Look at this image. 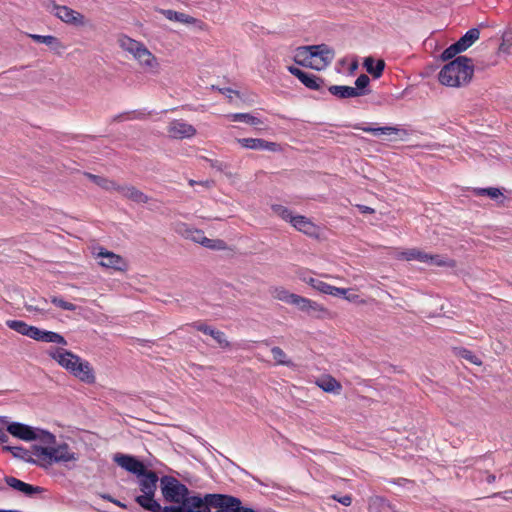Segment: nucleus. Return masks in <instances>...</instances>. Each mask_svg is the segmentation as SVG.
<instances>
[{"mask_svg":"<svg viewBox=\"0 0 512 512\" xmlns=\"http://www.w3.org/2000/svg\"><path fill=\"white\" fill-rule=\"evenodd\" d=\"M216 512H225V510L221 509V508H218V510Z\"/></svg>","mask_w":512,"mask_h":512,"instance_id":"62","label":"nucleus"},{"mask_svg":"<svg viewBox=\"0 0 512 512\" xmlns=\"http://www.w3.org/2000/svg\"><path fill=\"white\" fill-rule=\"evenodd\" d=\"M496 480V476L494 474H488L486 477V481L491 484L494 483Z\"/></svg>","mask_w":512,"mask_h":512,"instance_id":"56","label":"nucleus"},{"mask_svg":"<svg viewBox=\"0 0 512 512\" xmlns=\"http://www.w3.org/2000/svg\"><path fill=\"white\" fill-rule=\"evenodd\" d=\"M298 277H299V279L301 281L307 283L313 289H315V290H317V291H319V292H321L323 294L325 293L326 288L328 286V283L309 276V271L308 270H306V269L300 270L298 272Z\"/></svg>","mask_w":512,"mask_h":512,"instance_id":"27","label":"nucleus"},{"mask_svg":"<svg viewBox=\"0 0 512 512\" xmlns=\"http://www.w3.org/2000/svg\"><path fill=\"white\" fill-rule=\"evenodd\" d=\"M474 194L477 196H484L487 195L491 199L499 200V204H504V200L506 197L503 195L501 190L499 188L495 187H488V188H475Z\"/></svg>","mask_w":512,"mask_h":512,"instance_id":"35","label":"nucleus"},{"mask_svg":"<svg viewBox=\"0 0 512 512\" xmlns=\"http://www.w3.org/2000/svg\"><path fill=\"white\" fill-rule=\"evenodd\" d=\"M369 512H394L390 502L380 496L372 497L368 504Z\"/></svg>","mask_w":512,"mask_h":512,"instance_id":"29","label":"nucleus"},{"mask_svg":"<svg viewBox=\"0 0 512 512\" xmlns=\"http://www.w3.org/2000/svg\"><path fill=\"white\" fill-rule=\"evenodd\" d=\"M116 191L119 192L123 197H125L135 203L145 204L149 201V197L134 186L118 185V188Z\"/></svg>","mask_w":512,"mask_h":512,"instance_id":"19","label":"nucleus"},{"mask_svg":"<svg viewBox=\"0 0 512 512\" xmlns=\"http://www.w3.org/2000/svg\"><path fill=\"white\" fill-rule=\"evenodd\" d=\"M288 71L294 75L304 86L311 90H319L324 83L322 78L308 72H304L295 66H289Z\"/></svg>","mask_w":512,"mask_h":512,"instance_id":"15","label":"nucleus"},{"mask_svg":"<svg viewBox=\"0 0 512 512\" xmlns=\"http://www.w3.org/2000/svg\"><path fill=\"white\" fill-rule=\"evenodd\" d=\"M314 55L309 68L315 70L325 69L334 59V51L326 44L312 45Z\"/></svg>","mask_w":512,"mask_h":512,"instance_id":"10","label":"nucleus"},{"mask_svg":"<svg viewBox=\"0 0 512 512\" xmlns=\"http://www.w3.org/2000/svg\"><path fill=\"white\" fill-rule=\"evenodd\" d=\"M331 498L344 506H350L353 500L351 495H344L340 497H338L337 495H332Z\"/></svg>","mask_w":512,"mask_h":512,"instance_id":"51","label":"nucleus"},{"mask_svg":"<svg viewBox=\"0 0 512 512\" xmlns=\"http://www.w3.org/2000/svg\"><path fill=\"white\" fill-rule=\"evenodd\" d=\"M168 135L174 139L191 138L195 136L196 129L184 120H173L167 127Z\"/></svg>","mask_w":512,"mask_h":512,"instance_id":"13","label":"nucleus"},{"mask_svg":"<svg viewBox=\"0 0 512 512\" xmlns=\"http://www.w3.org/2000/svg\"><path fill=\"white\" fill-rule=\"evenodd\" d=\"M48 355L74 377L87 384L95 382V374L90 363L63 348H51Z\"/></svg>","mask_w":512,"mask_h":512,"instance_id":"1","label":"nucleus"},{"mask_svg":"<svg viewBox=\"0 0 512 512\" xmlns=\"http://www.w3.org/2000/svg\"><path fill=\"white\" fill-rule=\"evenodd\" d=\"M227 117L233 122H244L253 126L262 124V121L249 113H232Z\"/></svg>","mask_w":512,"mask_h":512,"instance_id":"36","label":"nucleus"},{"mask_svg":"<svg viewBox=\"0 0 512 512\" xmlns=\"http://www.w3.org/2000/svg\"><path fill=\"white\" fill-rule=\"evenodd\" d=\"M139 64L146 69H157L158 62L156 57L143 45L134 55Z\"/></svg>","mask_w":512,"mask_h":512,"instance_id":"22","label":"nucleus"},{"mask_svg":"<svg viewBox=\"0 0 512 512\" xmlns=\"http://www.w3.org/2000/svg\"><path fill=\"white\" fill-rule=\"evenodd\" d=\"M359 296L357 294H346L345 299H347L350 302H356Z\"/></svg>","mask_w":512,"mask_h":512,"instance_id":"55","label":"nucleus"},{"mask_svg":"<svg viewBox=\"0 0 512 512\" xmlns=\"http://www.w3.org/2000/svg\"><path fill=\"white\" fill-rule=\"evenodd\" d=\"M85 175L88 179L93 181L97 186L101 187L104 190H107V191L115 190L116 191L118 188V184L113 180H110V179H107V178H104V177H101L98 175H94L91 173H86Z\"/></svg>","mask_w":512,"mask_h":512,"instance_id":"34","label":"nucleus"},{"mask_svg":"<svg viewBox=\"0 0 512 512\" xmlns=\"http://www.w3.org/2000/svg\"><path fill=\"white\" fill-rule=\"evenodd\" d=\"M297 308L315 318H324L329 313L323 305L303 296H301Z\"/></svg>","mask_w":512,"mask_h":512,"instance_id":"17","label":"nucleus"},{"mask_svg":"<svg viewBox=\"0 0 512 512\" xmlns=\"http://www.w3.org/2000/svg\"><path fill=\"white\" fill-rule=\"evenodd\" d=\"M114 461L123 469L137 476L144 474L146 467L136 457L126 454L117 453L114 455Z\"/></svg>","mask_w":512,"mask_h":512,"instance_id":"12","label":"nucleus"},{"mask_svg":"<svg viewBox=\"0 0 512 512\" xmlns=\"http://www.w3.org/2000/svg\"><path fill=\"white\" fill-rule=\"evenodd\" d=\"M290 224L299 232H302L310 237L318 235V227L306 216L294 215Z\"/></svg>","mask_w":512,"mask_h":512,"instance_id":"18","label":"nucleus"},{"mask_svg":"<svg viewBox=\"0 0 512 512\" xmlns=\"http://www.w3.org/2000/svg\"><path fill=\"white\" fill-rule=\"evenodd\" d=\"M4 481L10 488L28 497H32L35 494H40L44 492V488L25 483L22 480L13 476H5Z\"/></svg>","mask_w":512,"mask_h":512,"instance_id":"16","label":"nucleus"},{"mask_svg":"<svg viewBox=\"0 0 512 512\" xmlns=\"http://www.w3.org/2000/svg\"><path fill=\"white\" fill-rule=\"evenodd\" d=\"M272 297L274 299L286 302L288 304L295 305L296 307L299 304V301L301 299L300 295L290 293L288 290H286L283 287H275L271 291Z\"/></svg>","mask_w":512,"mask_h":512,"instance_id":"24","label":"nucleus"},{"mask_svg":"<svg viewBox=\"0 0 512 512\" xmlns=\"http://www.w3.org/2000/svg\"><path fill=\"white\" fill-rule=\"evenodd\" d=\"M7 431L13 435L24 441H32V440H40L44 444H54L56 442L55 436L41 429H34L28 425L13 422L7 426Z\"/></svg>","mask_w":512,"mask_h":512,"instance_id":"4","label":"nucleus"},{"mask_svg":"<svg viewBox=\"0 0 512 512\" xmlns=\"http://www.w3.org/2000/svg\"><path fill=\"white\" fill-rule=\"evenodd\" d=\"M32 455L35 456L38 461H42L45 464H51L50 447L34 445L32 447Z\"/></svg>","mask_w":512,"mask_h":512,"instance_id":"38","label":"nucleus"},{"mask_svg":"<svg viewBox=\"0 0 512 512\" xmlns=\"http://www.w3.org/2000/svg\"><path fill=\"white\" fill-rule=\"evenodd\" d=\"M480 37V31L478 28L469 29L457 42L461 47L462 51L467 50L471 47Z\"/></svg>","mask_w":512,"mask_h":512,"instance_id":"32","label":"nucleus"},{"mask_svg":"<svg viewBox=\"0 0 512 512\" xmlns=\"http://www.w3.org/2000/svg\"><path fill=\"white\" fill-rule=\"evenodd\" d=\"M120 46L131 53L133 56L142 48L143 44L130 38L127 36H124L120 38L119 40Z\"/></svg>","mask_w":512,"mask_h":512,"instance_id":"37","label":"nucleus"},{"mask_svg":"<svg viewBox=\"0 0 512 512\" xmlns=\"http://www.w3.org/2000/svg\"><path fill=\"white\" fill-rule=\"evenodd\" d=\"M360 209L364 213H374V209H372L368 206H361Z\"/></svg>","mask_w":512,"mask_h":512,"instance_id":"57","label":"nucleus"},{"mask_svg":"<svg viewBox=\"0 0 512 512\" xmlns=\"http://www.w3.org/2000/svg\"><path fill=\"white\" fill-rule=\"evenodd\" d=\"M367 72L374 78H380L385 68V62L382 59L375 61L372 57H367L363 63Z\"/></svg>","mask_w":512,"mask_h":512,"instance_id":"30","label":"nucleus"},{"mask_svg":"<svg viewBox=\"0 0 512 512\" xmlns=\"http://www.w3.org/2000/svg\"><path fill=\"white\" fill-rule=\"evenodd\" d=\"M4 449H5V450H21V448H18V447H9V446H6Z\"/></svg>","mask_w":512,"mask_h":512,"instance_id":"59","label":"nucleus"},{"mask_svg":"<svg viewBox=\"0 0 512 512\" xmlns=\"http://www.w3.org/2000/svg\"><path fill=\"white\" fill-rule=\"evenodd\" d=\"M209 497L212 507L224 509L225 512H255L252 508L242 506L241 500L234 496L215 494Z\"/></svg>","mask_w":512,"mask_h":512,"instance_id":"8","label":"nucleus"},{"mask_svg":"<svg viewBox=\"0 0 512 512\" xmlns=\"http://www.w3.org/2000/svg\"><path fill=\"white\" fill-rule=\"evenodd\" d=\"M262 150L278 152V151L281 150V147H280L279 144H277L275 142H269V141L264 140V142H263V149Z\"/></svg>","mask_w":512,"mask_h":512,"instance_id":"52","label":"nucleus"},{"mask_svg":"<svg viewBox=\"0 0 512 512\" xmlns=\"http://www.w3.org/2000/svg\"><path fill=\"white\" fill-rule=\"evenodd\" d=\"M370 83V79L366 74H361L355 81L354 89H358L359 96H363L367 94V91L365 90Z\"/></svg>","mask_w":512,"mask_h":512,"instance_id":"43","label":"nucleus"},{"mask_svg":"<svg viewBox=\"0 0 512 512\" xmlns=\"http://www.w3.org/2000/svg\"><path fill=\"white\" fill-rule=\"evenodd\" d=\"M210 181H205V182H202L201 184L202 185H205L206 187H209L210 186Z\"/></svg>","mask_w":512,"mask_h":512,"instance_id":"60","label":"nucleus"},{"mask_svg":"<svg viewBox=\"0 0 512 512\" xmlns=\"http://www.w3.org/2000/svg\"><path fill=\"white\" fill-rule=\"evenodd\" d=\"M162 13L167 19L172 20V21L181 22L184 24H196L199 22L198 19H196L188 14H185L182 12H177L174 10H163Z\"/></svg>","mask_w":512,"mask_h":512,"instance_id":"33","label":"nucleus"},{"mask_svg":"<svg viewBox=\"0 0 512 512\" xmlns=\"http://www.w3.org/2000/svg\"><path fill=\"white\" fill-rule=\"evenodd\" d=\"M271 353L273 359L275 360L277 365L291 366L293 365L292 361L288 358L287 354L278 346H275L271 349Z\"/></svg>","mask_w":512,"mask_h":512,"instance_id":"39","label":"nucleus"},{"mask_svg":"<svg viewBox=\"0 0 512 512\" xmlns=\"http://www.w3.org/2000/svg\"><path fill=\"white\" fill-rule=\"evenodd\" d=\"M140 491L143 493L135 498V501L144 509L151 512H160L161 505L154 499L157 489L158 476L152 471L146 469L144 474L138 476Z\"/></svg>","mask_w":512,"mask_h":512,"instance_id":"3","label":"nucleus"},{"mask_svg":"<svg viewBox=\"0 0 512 512\" xmlns=\"http://www.w3.org/2000/svg\"><path fill=\"white\" fill-rule=\"evenodd\" d=\"M197 182L195 180H190L189 185L194 186Z\"/></svg>","mask_w":512,"mask_h":512,"instance_id":"61","label":"nucleus"},{"mask_svg":"<svg viewBox=\"0 0 512 512\" xmlns=\"http://www.w3.org/2000/svg\"><path fill=\"white\" fill-rule=\"evenodd\" d=\"M28 36L33 41L37 43H44L55 51L63 50L65 48L61 41L57 37L52 35L28 34Z\"/></svg>","mask_w":512,"mask_h":512,"instance_id":"26","label":"nucleus"},{"mask_svg":"<svg viewBox=\"0 0 512 512\" xmlns=\"http://www.w3.org/2000/svg\"><path fill=\"white\" fill-rule=\"evenodd\" d=\"M461 52H463L461 47L457 44V42H455L443 51L441 57L443 60L447 61L453 59L457 54Z\"/></svg>","mask_w":512,"mask_h":512,"instance_id":"45","label":"nucleus"},{"mask_svg":"<svg viewBox=\"0 0 512 512\" xmlns=\"http://www.w3.org/2000/svg\"><path fill=\"white\" fill-rule=\"evenodd\" d=\"M317 386L325 392L340 393L342 385L334 377L326 375L321 379L317 380Z\"/></svg>","mask_w":512,"mask_h":512,"instance_id":"31","label":"nucleus"},{"mask_svg":"<svg viewBox=\"0 0 512 512\" xmlns=\"http://www.w3.org/2000/svg\"><path fill=\"white\" fill-rule=\"evenodd\" d=\"M329 92L340 99L353 98L359 96L358 89L351 86L332 85L328 88Z\"/></svg>","mask_w":512,"mask_h":512,"instance_id":"28","label":"nucleus"},{"mask_svg":"<svg viewBox=\"0 0 512 512\" xmlns=\"http://www.w3.org/2000/svg\"><path fill=\"white\" fill-rule=\"evenodd\" d=\"M191 327L195 328L196 330L200 331V332H203L204 334H207V335H212L213 333V328L206 325L205 323L203 322H200V321H197V322H194L192 324H190Z\"/></svg>","mask_w":512,"mask_h":512,"instance_id":"49","label":"nucleus"},{"mask_svg":"<svg viewBox=\"0 0 512 512\" xmlns=\"http://www.w3.org/2000/svg\"><path fill=\"white\" fill-rule=\"evenodd\" d=\"M210 495L207 494L204 498L188 495L181 505L166 506L163 508V512H210V507H212Z\"/></svg>","mask_w":512,"mask_h":512,"instance_id":"7","label":"nucleus"},{"mask_svg":"<svg viewBox=\"0 0 512 512\" xmlns=\"http://www.w3.org/2000/svg\"><path fill=\"white\" fill-rule=\"evenodd\" d=\"M271 209L274 214L279 216L282 220L286 222H291V219L294 217L291 210H289L287 207L280 205V204H273L271 206Z\"/></svg>","mask_w":512,"mask_h":512,"instance_id":"41","label":"nucleus"},{"mask_svg":"<svg viewBox=\"0 0 512 512\" xmlns=\"http://www.w3.org/2000/svg\"><path fill=\"white\" fill-rule=\"evenodd\" d=\"M359 129L363 130L364 132L375 135V136H377L379 134L392 135V134H397L399 132V129L396 127L373 128V127L367 126V127H359Z\"/></svg>","mask_w":512,"mask_h":512,"instance_id":"40","label":"nucleus"},{"mask_svg":"<svg viewBox=\"0 0 512 512\" xmlns=\"http://www.w3.org/2000/svg\"><path fill=\"white\" fill-rule=\"evenodd\" d=\"M51 302L55 306H57V307H59V308H61L63 310H67V311H75L76 308H77L75 304H73L71 302H68V301H65L63 298L58 297V296H52L51 297Z\"/></svg>","mask_w":512,"mask_h":512,"instance_id":"44","label":"nucleus"},{"mask_svg":"<svg viewBox=\"0 0 512 512\" xmlns=\"http://www.w3.org/2000/svg\"><path fill=\"white\" fill-rule=\"evenodd\" d=\"M51 464L53 462H69L75 460V454L70 451L67 444H62L57 447H50Z\"/></svg>","mask_w":512,"mask_h":512,"instance_id":"20","label":"nucleus"},{"mask_svg":"<svg viewBox=\"0 0 512 512\" xmlns=\"http://www.w3.org/2000/svg\"><path fill=\"white\" fill-rule=\"evenodd\" d=\"M211 337L214 338V340L222 347V348H227L229 347V342L227 341L226 337H225V334L224 332L222 331H219V330H213V333L211 335Z\"/></svg>","mask_w":512,"mask_h":512,"instance_id":"47","label":"nucleus"},{"mask_svg":"<svg viewBox=\"0 0 512 512\" xmlns=\"http://www.w3.org/2000/svg\"><path fill=\"white\" fill-rule=\"evenodd\" d=\"M242 147L253 150H262L264 139L260 138H242L238 139Z\"/></svg>","mask_w":512,"mask_h":512,"instance_id":"42","label":"nucleus"},{"mask_svg":"<svg viewBox=\"0 0 512 512\" xmlns=\"http://www.w3.org/2000/svg\"><path fill=\"white\" fill-rule=\"evenodd\" d=\"M6 325L17 333L27 336L31 339H33L34 334H36V326L29 325L22 320H7Z\"/></svg>","mask_w":512,"mask_h":512,"instance_id":"23","label":"nucleus"},{"mask_svg":"<svg viewBox=\"0 0 512 512\" xmlns=\"http://www.w3.org/2000/svg\"><path fill=\"white\" fill-rule=\"evenodd\" d=\"M187 238L201 244L203 247L213 250H223L226 248V243L221 239H209L204 235V232L199 229L187 230Z\"/></svg>","mask_w":512,"mask_h":512,"instance_id":"14","label":"nucleus"},{"mask_svg":"<svg viewBox=\"0 0 512 512\" xmlns=\"http://www.w3.org/2000/svg\"><path fill=\"white\" fill-rule=\"evenodd\" d=\"M95 255L97 258H100L98 263L104 268L113 269L115 271H126L128 268L127 261L122 256L108 251L103 247H99Z\"/></svg>","mask_w":512,"mask_h":512,"instance_id":"9","label":"nucleus"},{"mask_svg":"<svg viewBox=\"0 0 512 512\" xmlns=\"http://www.w3.org/2000/svg\"><path fill=\"white\" fill-rule=\"evenodd\" d=\"M473 74L474 65L472 59L466 56H458L442 67L438 79L442 85L462 87L471 82Z\"/></svg>","mask_w":512,"mask_h":512,"instance_id":"2","label":"nucleus"},{"mask_svg":"<svg viewBox=\"0 0 512 512\" xmlns=\"http://www.w3.org/2000/svg\"><path fill=\"white\" fill-rule=\"evenodd\" d=\"M348 291H349V289L339 288V287H335V286L328 284L324 294H328V295H332V296H343L345 298Z\"/></svg>","mask_w":512,"mask_h":512,"instance_id":"48","label":"nucleus"},{"mask_svg":"<svg viewBox=\"0 0 512 512\" xmlns=\"http://www.w3.org/2000/svg\"><path fill=\"white\" fill-rule=\"evenodd\" d=\"M9 439L8 435L5 433L4 429L0 426V443H5Z\"/></svg>","mask_w":512,"mask_h":512,"instance_id":"53","label":"nucleus"},{"mask_svg":"<svg viewBox=\"0 0 512 512\" xmlns=\"http://www.w3.org/2000/svg\"><path fill=\"white\" fill-rule=\"evenodd\" d=\"M36 334H34L33 340L46 342V343H56L59 345L66 346L67 341L65 338L59 333L53 331L42 330L36 327Z\"/></svg>","mask_w":512,"mask_h":512,"instance_id":"21","label":"nucleus"},{"mask_svg":"<svg viewBox=\"0 0 512 512\" xmlns=\"http://www.w3.org/2000/svg\"><path fill=\"white\" fill-rule=\"evenodd\" d=\"M314 55V49L311 46H303L296 49L294 61L304 67H310Z\"/></svg>","mask_w":512,"mask_h":512,"instance_id":"25","label":"nucleus"},{"mask_svg":"<svg viewBox=\"0 0 512 512\" xmlns=\"http://www.w3.org/2000/svg\"><path fill=\"white\" fill-rule=\"evenodd\" d=\"M161 489L167 501L181 505L189 494L188 488L173 477L161 479Z\"/></svg>","mask_w":512,"mask_h":512,"instance_id":"6","label":"nucleus"},{"mask_svg":"<svg viewBox=\"0 0 512 512\" xmlns=\"http://www.w3.org/2000/svg\"><path fill=\"white\" fill-rule=\"evenodd\" d=\"M459 354H460V356L462 358L466 359L467 361H469L472 364H475V365H478V366H480L482 364V361L480 360V358L477 357L470 350L462 349Z\"/></svg>","mask_w":512,"mask_h":512,"instance_id":"46","label":"nucleus"},{"mask_svg":"<svg viewBox=\"0 0 512 512\" xmlns=\"http://www.w3.org/2000/svg\"><path fill=\"white\" fill-rule=\"evenodd\" d=\"M53 9L55 16L67 24L74 26H84L86 23L83 14L73 10L68 6L53 4Z\"/></svg>","mask_w":512,"mask_h":512,"instance_id":"11","label":"nucleus"},{"mask_svg":"<svg viewBox=\"0 0 512 512\" xmlns=\"http://www.w3.org/2000/svg\"><path fill=\"white\" fill-rule=\"evenodd\" d=\"M394 257L398 260H406L412 261L416 260L423 263H429L434 266H447V267H455L456 263L451 259H444L440 255L428 254L420 249L411 248L403 251H397L394 254Z\"/></svg>","mask_w":512,"mask_h":512,"instance_id":"5","label":"nucleus"},{"mask_svg":"<svg viewBox=\"0 0 512 512\" xmlns=\"http://www.w3.org/2000/svg\"><path fill=\"white\" fill-rule=\"evenodd\" d=\"M103 498H104V499H106V500H108V501H110V502H112V503H114L115 505H117V506H119V507H125V506L121 503V501L115 500V499H113V498H112L111 496H109V495H104V496H103Z\"/></svg>","mask_w":512,"mask_h":512,"instance_id":"54","label":"nucleus"},{"mask_svg":"<svg viewBox=\"0 0 512 512\" xmlns=\"http://www.w3.org/2000/svg\"><path fill=\"white\" fill-rule=\"evenodd\" d=\"M27 309H28L29 311H31V310H35V311H42V310H43V308H40V307H37V306H36V307L28 306V307H27Z\"/></svg>","mask_w":512,"mask_h":512,"instance_id":"58","label":"nucleus"},{"mask_svg":"<svg viewBox=\"0 0 512 512\" xmlns=\"http://www.w3.org/2000/svg\"><path fill=\"white\" fill-rule=\"evenodd\" d=\"M142 115H143L142 113L127 112V113H124V114L117 115L114 118V121H122V120H128V119H138V118H141Z\"/></svg>","mask_w":512,"mask_h":512,"instance_id":"50","label":"nucleus"}]
</instances>
